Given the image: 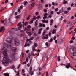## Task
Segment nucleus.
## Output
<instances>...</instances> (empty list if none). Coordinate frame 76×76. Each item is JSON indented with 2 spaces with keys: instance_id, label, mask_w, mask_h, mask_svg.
Returning a JSON list of instances; mask_svg holds the SVG:
<instances>
[{
  "instance_id": "obj_1",
  "label": "nucleus",
  "mask_w": 76,
  "mask_h": 76,
  "mask_svg": "<svg viewBox=\"0 0 76 76\" xmlns=\"http://www.w3.org/2000/svg\"><path fill=\"white\" fill-rule=\"evenodd\" d=\"M7 42L8 44H6V43H4V48L2 50L1 53H2L4 56L6 57V58H4L3 60L2 61L3 64L5 65L7 64V66L9 65V63H11L13 61H15L17 59H16V57H15V55L16 54V53H11L10 54V57L9 58H8V55L7 53V50L6 47L7 48H11L12 47L13 44H11L12 43V38H8L7 39Z\"/></svg>"
},
{
  "instance_id": "obj_2",
  "label": "nucleus",
  "mask_w": 76,
  "mask_h": 76,
  "mask_svg": "<svg viewBox=\"0 0 76 76\" xmlns=\"http://www.w3.org/2000/svg\"><path fill=\"white\" fill-rule=\"evenodd\" d=\"M42 37L43 39H46L48 38V34H46L45 31H44L42 34Z\"/></svg>"
},
{
  "instance_id": "obj_3",
  "label": "nucleus",
  "mask_w": 76,
  "mask_h": 76,
  "mask_svg": "<svg viewBox=\"0 0 76 76\" xmlns=\"http://www.w3.org/2000/svg\"><path fill=\"white\" fill-rule=\"evenodd\" d=\"M60 66H66L65 67L67 69H69V67H71V65H70V63H66V65H65L63 64V63H61L60 64Z\"/></svg>"
},
{
  "instance_id": "obj_4",
  "label": "nucleus",
  "mask_w": 76,
  "mask_h": 76,
  "mask_svg": "<svg viewBox=\"0 0 76 76\" xmlns=\"http://www.w3.org/2000/svg\"><path fill=\"white\" fill-rule=\"evenodd\" d=\"M14 44L16 45V46H18L20 44V43H19V40L18 39H16L15 40V41L14 42Z\"/></svg>"
},
{
  "instance_id": "obj_5",
  "label": "nucleus",
  "mask_w": 76,
  "mask_h": 76,
  "mask_svg": "<svg viewBox=\"0 0 76 76\" xmlns=\"http://www.w3.org/2000/svg\"><path fill=\"white\" fill-rule=\"evenodd\" d=\"M21 23H22L21 22H19L17 25V26H19V27L18 28V30H20L21 29V28H22V25Z\"/></svg>"
},
{
  "instance_id": "obj_6",
  "label": "nucleus",
  "mask_w": 76,
  "mask_h": 76,
  "mask_svg": "<svg viewBox=\"0 0 76 76\" xmlns=\"http://www.w3.org/2000/svg\"><path fill=\"white\" fill-rule=\"evenodd\" d=\"M17 31L18 29L17 28H12L9 31V32L11 34H12V32H13L14 31Z\"/></svg>"
},
{
  "instance_id": "obj_7",
  "label": "nucleus",
  "mask_w": 76,
  "mask_h": 76,
  "mask_svg": "<svg viewBox=\"0 0 76 76\" xmlns=\"http://www.w3.org/2000/svg\"><path fill=\"white\" fill-rule=\"evenodd\" d=\"M5 30V28L4 26H2L1 28L0 29V32H4V30Z\"/></svg>"
},
{
  "instance_id": "obj_8",
  "label": "nucleus",
  "mask_w": 76,
  "mask_h": 76,
  "mask_svg": "<svg viewBox=\"0 0 76 76\" xmlns=\"http://www.w3.org/2000/svg\"><path fill=\"white\" fill-rule=\"evenodd\" d=\"M64 38H61V41L59 42V44H62L63 43V42H64Z\"/></svg>"
},
{
  "instance_id": "obj_9",
  "label": "nucleus",
  "mask_w": 76,
  "mask_h": 76,
  "mask_svg": "<svg viewBox=\"0 0 76 76\" xmlns=\"http://www.w3.org/2000/svg\"><path fill=\"white\" fill-rule=\"evenodd\" d=\"M37 19V17H34L33 19L31 20L29 22L30 24H31V23H33V22H34V20H35Z\"/></svg>"
},
{
  "instance_id": "obj_10",
  "label": "nucleus",
  "mask_w": 76,
  "mask_h": 76,
  "mask_svg": "<svg viewBox=\"0 0 76 76\" xmlns=\"http://www.w3.org/2000/svg\"><path fill=\"white\" fill-rule=\"evenodd\" d=\"M44 17H43V19H44L45 20V19H48V17H47V15H48V14H47V13H44Z\"/></svg>"
},
{
  "instance_id": "obj_11",
  "label": "nucleus",
  "mask_w": 76,
  "mask_h": 76,
  "mask_svg": "<svg viewBox=\"0 0 76 76\" xmlns=\"http://www.w3.org/2000/svg\"><path fill=\"white\" fill-rule=\"evenodd\" d=\"M39 28H41V27H42V26H43L44 27H45V25L44 24H43V23L41 24V23H39Z\"/></svg>"
},
{
  "instance_id": "obj_12",
  "label": "nucleus",
  "mask_w": 76,
  "mask_h": 76,
  "mask_svg": "<svg viewBox=\"0 0 76 76\" xmlns=\"http://www.w3.org/2000/svg\"><path fill=\"white\" fill-rule=\"evenodd\" d=\"M17 48H12V51L14 53H15V52H16V49Z\"/></svg>"
},
{
  "instance_id": "obj_13",
  "label": "nucleus",
  "mask_w": 76,
  "mask_h": 76,
  "mask_svg": "<svg viewBox=\"0 0 76 76\" xmlns=\"http://www.w3.org/2000/svg\"><path fill=\"white\" fill-rule=\"evenodd\" d=\"M71 25V23H70V22L68 21L67 22V23L66 24V26L67 28L69 27V26H70Z\"/></svg>"
},
{
  "instance_id": "obj_14",
  "label": "nucleus",
  "mask_w": 76,
  "mask_h": 76,
  "mask_svg": "<svg viewBox=\"0 0 76 76\" xmlns=\"http://www.w3.org/2000/svg\"><path fill=\"white\" fill-rule=\"evenodd\" d=\"M35 4V3L34 2L32 3L31 5H30V7H34V6Z\"/></svg>"
},
{
  "instance_id": "obj_15",
  "label": "nucleus",
  "mask_w": 76,
  "mask_h": 76,
  "mask_svg": "<svg viewBox=\"0 0 76 76\" xmlns=\"http://www.w3.org/2000/svg\"><path fill=\"white\" fill-rule=\"evenodd\" d=\"M43 29V28H39V31H38V34H41V31H42V30Z\"/></svg>"
},
{
  "instance_id": "obj_16",
  "label": "nucleus",
  "mask_w": 76,
  "mask_h": 76,
  "mask_svg": "<svg viewBox=\"0 0 76 76\" xmlns=\"http://www.w3.org/2000/svg\"><path fill=\"white\" fill-rule=\"evenodd\" d=\"M29 56H31L34 57V56H35V54L31 52L29 54Z\"/></svg>"
},
{
  "instance_id": "obj_17",
  "label": "nucleus",
  "mask_w": 76,
  "mask_h": 76,
  "mask_svg": "<svg viewBox=\"0 0 76 76\" xmlns=\"http://www.w3.org/2000/svg\"><path fill=\"white\" fill-rule=\"evenodd\" d=\"M30 47V44L28 43L27 45V42H26L25 45V47Z\"/></svg>"
},
{
  "instance_id": "obj_18",
  "label": "nucleus",
  "mask_w": 76,
  "mask_h": 76,
  "mask_svg": "<svg viewBox=\"0 0 76 76\" xmlns=\"http://www.w3.org/2000/svg\"><path fill=\"white\" fill-rule=\"evenodd\" d=\"M26 32L27 34L28 35H32V32H28V31H26Z\"/></svg>"
},
{
  "instance_id": "obj_19",
  "label": "nucleus",
  "mask_w": 76,
  "mask_h": 76,
  "mask_svg": "<svg viewBox=\"0 0 76 76\" xmlns=\"http://www.w3.org/2000/svg\"><path fill=\"white\" fill-rule=\"evenodd\" d=\"M33 51H37V49H35V47L34 46H33L32 47Z\"/></svg>"
},
{
  "instance_id": "obj_20",
  "label": "nucleus",
  "mask_w": 76,
  "mask_h": 76,
  "mask_svg": "<svg viewBox=\"0 0 76 76\" xmlns=\"http://www.w3.org/2000/svg\"><path fill=\"white\" fill-rule=\"evenodd\" d=\"M42 70V69H39V72L38 73V75H41V71Z\"/></svg>"
},
{
  "instance_id": "obj_21",
  "label": "nucleus",
  "mask_w": 76,
  "mask_h": 76,
  "mask_svg": "<svg viewBox=\"0 0 76 76\" xmlns=\"http://www.w3.org/2000/svg\"><path fill=\"white\" fill-rule=\"evenodd\" d=\"M30 74L31 76H32V75H34V73L32 71H30Z\"/></svg>"
},
{
  "instance_id": "obj_22",
  "label": "nucleus",
  "mask_w": 76,
  "mask_h": 76,
  "mask_svg": "<svg viewBox=\"0 0 76 76\" xmlns=\"http://www.w3.org/2000/svg\"><path fill=\"white\" fill-rule=\"evenodd\" d=\"M45 45H46V46H47V47L45 48H48V43L47 42H46L45 43Z\"/></svg>"
},
{
  "instance_id": "obj_23",
  "label": "nucleus",
  "mask_w": 76,
  "mask_h": 76,
  "mask_svg": "<svg viewBox=\"0 0 76 76\" xmlns=\"http://www.w3.org/2000/svg\"><path fill=\"white\" fill-rule=\"evenodd\" d=\"M5 76H9V74L7 73H6L4 74Z\"/></svg>"
},
{
  "instance_id": "obj_24",
  "label": "nucleus",
  "mask_w": 76,
  "mask_h": 76,
  "mask_svg": "<svg viewBox=\"0 0 76 76\" xmlns=\"http://www.w3.org/2000/svg\"><path fill=\"white\" fill-rule=\"evenodd\" d=\"M60 56H59L57 58V59L58 61H60Z\"/></svg>"
},
{
  "instance_id": "obj_25",
  "label": "nucleus",
  "mask_w": 76,
  "mask_h": 76,
  "mask_svg": "<svg viewBox=\"0 0 76 76\" xmlns=\"http://www.w3.org/2000/svg\"><path fill=\"white\" fill-rule=\"evenodd\" d=\"M55 32H56V29H53V31L52 34H55Z\"/></svg>"
},
{
  "instance_id": "obj_26",
  "label": "nucleus",
  "mask_w": 76,
  "mask_h": 76,
  "mask_svg": "<svg viewBox=\"0 0 76 76\" xmlns=\"http://www.w3.org/2000/svg\"><path fill=\"white\" fill-rule=\"evenodd\" d=\"M24 4L25 6H26V5L28 4V2H24Z\"/></svg>"
},
{
  "instance_id": "obj_27",
  "label": "nucleus",
  "mask_w": 76,
  "mask_h": 76,
  "mask_svg": "<svg viewBox=\"0 0 76 76\" xmlns=\"http://www.w3.org/2000/svg\"><path fill=\"white\" fill-rule=\"evenodd\" d=\"M32 70V66H31L30 68V72H31Z\"/></svg>"
},
{
  "instance_id": "obj_28",
  "label": "nucleus",
  "mask_w": 76,
  "mask_h": 76,
  "mask_svg": "<svg viewBox=\"0 0 76 76\" xmlns=\"http://www.w3.org/2000/svg\"><path fill=\"white\" fill-rule=\"evenodd\" d=\"M19 17H20L19 15H18L17 16L15 17V18L16 19H18V18H19Z\"/></svg>"
},
{
  "instance_id": "obj_29",
  "label": "nucleus",
  "mask_w": 76,
  "mask_h": 76,
  "mask_svg": "<svg viewBox=\"0 0 76 76\" xmlns=\"http://www.w3.org/2000/svg\"><path fill=\"white\" fill-rule=\"evenodd\" d=\"M20 8H19L18 10V12H19V13H20V12H21V11H20Z\"/></svg>"
},
{
  "instance_id": "obj_30",
  "label": "nucleus",
  "mask_w": 76,
  "mask_h": 76,
  "mask_svg": "<svg viewBox=\"0 0 76 76\" xmlns=\"http://www.w3.org/2000/svg\"><path fill=\"white\" fill-rule=\"evenodd\" d=\"M26 62H28L29 61V59H28V58H26Z\"/></svg>"
},
{
  "instance_id": "obj_31",
  "label": "nucleus",
  "mask_w": 76,
  "mask_h": 76,
  "mask_svg": "<svg viewBox=\"0 0 76 76\" xmlns=\"http://www.w3.org/2000/svg\"><path fill=\"white\" fill-rule=\"evenodd\" d=\"M69 12V11H65L64 12L65 14H67L68 13V12Z\"/></svg>"
},
{
  "instance_id": "obj_32",
  "label": "nucleus",
  "mask_w": 76,
  "mask_h": 76,
  "mask_svg": "<svg viewBox=\"0 0 76 76\" xmlns=\"http://www.w3.org/2000/svg\"><path fill=\"white\" fill-rule=\"evenodd\" d=\"M30 18H31V16H28L27 18V20H29V19H30Z\"/></svg>"
},
{
  "instance_id": "obj_33",
  "label": "nucleus",
  "mask_w": 76,
  "mask_h": 76,
  "mask_svg": "<svg viewBox=\"0 0 76 76\" xmlns=\"http://www.w3.org/2000/svg\"><path fill=\"white\" fill-rule=\"evenodd\" d=\"M28 24V22H26L24 23V25L26 26Z\"/></svg>"
},
{
  "instance_id": "obj_34",
  "label": "nucleus",
  "mask_w": 76,
  "mask_h": 76,
  "mask_svg": "<svg viewBox=\"0 0 76 76\" xmlns=\"http://www.w3.org/2000/svg\"><path fill=\"white\" fill-rule=\"evenodd\" d=\"M28 28H29L30 29V28H31V26L30 25H28L27 26Z\"/></svg>"
},
{
  "instance_id": "obj_35",
  "label": "nucleus",
  "mask_w": 76,
  "mask_h": 76,
  "mask_svg": "<svg viewBox=\"0 0 76 76\" xmlns=\"http://www.w3.org/2000/svg\"><path fill=\"white\" fill-rule=\"evenodd\" d=\"M64 4H66V3L67 4H68V2H67V1H65L63 3Z\"/></svg>"
},
{
  "instance_id": "obj_36",
  "label": "nucleus",
  "mask_w": 76,
  "mask_h": 76,
  "mask_svg": "<svg viewBox=\"0 0 76 76\" xmlns=\"http://www.w3.org/2000/svg\"><path fill=\"white\" fill-rule=\"evenodd\" d=\"M69 42L70 44H72V43H73V40H70L69 41Z\"/></svg>"
},
{
  "instance_id": "obj_37",
  "label": "nucleus",
  "mask_w": 76,
  "mask_h": 76,
  "mask_svg": "<svg viewBox=\"0 0 76 76\" xmlns=\"http://www.w3.org/2000/svg\"><path fill=\"white\" fill-rule=\"evenodd\" d=\"M20 64H19V65L18 66L17 68V69H19L20 67Z\"/></svg>"
},
{
  "instance_id": "obj_38",
  "label": "nucleus",
  "mask_w": 76,
  "mask_h": 76,
  "mask_svg": "<svg viewBox=\"0 0 76 76\" xmlns=\"http://www.w3.org/2000/svg\"><path fill=\"white\" fill-rule=\"evenodd\" d=\"M34 46H35L36 47H37L38 46V45L36 43H34Z\"/></svg>"
},
{
  "instance_id": "obj_39",
  "label": "nucleus",
  "mask_w": 76,
  "mask_h": 76,
  "mask_svg": "<svg viewBox=\"0 0 76 76\" xmlns=\"http://www.w3.org/2000/svg\"><path fill=\"white\" fill-rule=\"evenodd\" d=\"M64 12V10H61L60 11V13H63V12Z\"/></svg>"
},
{
  "instance_id": "obj_40",
  "label": "nucleus",
  "mask_w": 76,
  "mask_h": 76,
  "mask_svg": "<svg viewBox=\"0 0 76 76\" xmlns=\"http://www.w3.org/2000/svg\"><path fill=\"white\" fill-rule=\"evenodd\" d=\"M32 62V59H30V64H31V63Z\"/></svg>"
},
{
  "instance_id": "obj_41",
  "label": "nucleus",
  "mask_w": 76,
  "mask_h": 76,
  "mask_svg": "<svg viewBox=\"0 0 76 76\" xmlns=\"http://www.w3.org/2000/svg\"><path fill=\"white\" fill-rule=\"evenodd\" d=\"M50 14L51 15H53L54 14V11H52L51 12Z\"/></svg>"
},
{
  "instance_id": "obj_42",
  "label": "nucleus",
  "mask_w": 76,
  "mask_h": 76,
  "mask_svg": "<svg viewBox=\"0 0 76 76\" xmlns=\"http://www.w3.org/2000/svg\"><path fill=\"white\" fill-rule=\"evenodd\" d=\"M45 57V56H44V55H43L42 57V61H43L44 58Z\"/></svg>"
},
{
  "instance_id": "obj_43",
  "label": "nucleus",
  "mask_w": 76,
  "mask_h": 76,
  "mask_svg": "<svg viewBox=\"0 0 76 76\" xmlns=\"http://www.w3.org/2000/svg\"><path fill=\"white\" fill-rule=\"evenodd\" d=\"M38 14H39V13L38 12H36V16H38Z\"/></svg>"
},
{
  "instance_id": "obj_44",
  "label": "nucleus",
  "mask_w": 76,
  "mask_h": 76,
  "mask_svg": "<svg viewBox=\"0 0 76 76\" xmlns=\"http://www.w3.org/2000/svg\"><path fill=\"white\" fill-rule=\"evenodd\" d=\"M74 27V26H72V27L70 28H69V29L70 30H72L73 29V28Z\"/></svg>"
},
{
  "instance_id": "obj_45",
  "label": "nucleus",
  "mask_w": 76,
  "mask_h": 76,
  "mask_svg": "<svg viewBox=\"0 0 76 76\" xmlns=\"http://www.w3.org/2000/svg\"><path fill=\"white\" fill-rule=\"evenodd\" d=\"M30 64H29V63H28V64H27V66H28V67H29L30 66Z\"/></svg>"
},
{
  "instance_id": "obj_46",
  "label": "nucleus",
  "mask_w": 76,
  "mask_h": 76,
  "mask_svg": "<svg viewBox=\"0 0 76 76\" xmlns=\"http://www.w3.org/2000/svg\"><path fill=\"white\" fill-rule=\"evenodd\" d=\"M32 32H34V28H32Z\"/></svg>"
},
{
  "instance_id": "obj_47",
  "label": "nucleus",
  "mask_w": 76,
  "mask_h": 76,
  "mask_svg": "<svg viewBox=\"0 0 76 76\" xmlns=\"http://www.w3.org/2000/svg\"><path fill=\"white\" fill-rule=\"evenodd\" d=\"M52 17V15H49L48 16V18H51Z\"/></svg>"
},
{
  "instance_id": "obj_48",
  "label": "nucleus",
  "mask_w": 76,
  "mask_h": 76,
  "mask_svg": "<svg viewBox=\"0 0 76 76\" xmlns=\"http://www.w3.org/2000/svg\"><path fill=\"white\" fill-rule=\"evenodd\" d=\"M67 10L68 11H70V10H71V8L70 7H69L68 8Z\"/></svg>"
},
{
  "instance_id": "obj_49",
  "label": "nucleus",
  "mask_w": 76,
  "mask_h": 76,
  "mask_svg": "<svg viewBox=\"0 0 76 76\" xmlns=\"http://www.w3.org/2000/svg\"><path fill=\"white\" fill-rule=\"evenodd\" d=\"M22 72L23 73H24L25 72V69H23L22 70Z\"/></svg>"
},
{
  "instance_id": "obj_50",
  "label": "nucleus",
  "mask_w": 76,
  "mask_h": 76,
  "mask_svg": "<svg viewBox=\"0 0 76 76\" xmlns=\"http://www.w3.org/2000/svg\"><path fill=\"white\" fill-rule=\"evenodd\" d=\"M31 40H33L34 39V37H31L30 38Z\"/></svg>"
},
{
  "instance_id": "obj_51",
  "label": "nucleus",
  "mask_w": 76,
  "mask_h": 76,
  "mask_svg": "<svg viewBox=\"0 0 76 76\" xmlns=\"http://www.w3.org/2000/svg\"><path fill=\"white\" fill-rule=\"evenodd\" d=\"M37 18V19H40V18H41V16H39V15L38 16Z\"/></svg>"
},
{
  "instance_id": "obj_52",
  "label": "nucleus",
  "mask_w": 76,
  "mask_h": 76,
  "mask_svg": "<svg viewBox=\"0 0 76 76\" xmlns=\"http://www.w3.org/2000/svg\"><path fill=\"white\" fill-rule=\"evenodd\" d=\"M44 12H45V13H46V12H47V10L45 9L44 10Z\"/></svg>"
},
{
  "instance_id": "obj_53",
  "label": "nucleus",
  "mask_w": 76,
  "mask_h": 76,
  "mask_svg": "<svg viewBox=\"0 0 76 76\" xmlns=\"http://www.w3.org/2000/svg\"><path fill=\"white\" fill-rule=\"evenodd\" d=\"M51 31H50V32L49 33V36H50V37L51 35Z\"/></svg>"
},
{
  "instance_id": "obj_54",
  "label": "nucleus",
  "mask_w": 76,
  "mask_h": 76,
  "mask_svg": "<svg viewBox=\"0 0 76 76\" xmlns=\"http://www.w3.org/2000/svg\"><path fill=\"white\" fill-rule=\"evenodd\" d=\"M50 22L51 23H53V22H54V21L53 20V19H52L50 20Z\"/></svg>"
},
{
  "instance_id": "obj_55",
  "label": "nucleus",
  "mask_w": 76,
  "mask_h": 76,
  "mask_svg": "<svg viewBox=\"0 0 76 76\" xmlns=\"http://www.w3.org/2000/svg\"><path fill=\"white\" fill-rule=\"evenodd\" d=\"M56 36H55L53 38L54 40H56Z\"/></svg>"
},
{
  "instance_id": "obj_56",
  "label": "nucleus",
  "mask_w": 76,
  "mask_h": 76,
  "mask_svg": "<svg viewBox=\"0 0 76 76\" xmlns=\"http://www.w3.org/2000/svg\"><path fill=\"white\" fill-rule=\"evenodd\" d=\"M58 8H56L55 9V11L56 12H57V11H58Z\"/></svg>"
},
{
  "instance_id": "obj_57",
  "label": "nucleus",
  "mask_w": 76,
  "mask_h": 76,
  "mask_svg": "<svg viewBox=\"0 0 76 76\" xmlns=\"http://www.w3.org/2000/svg\"><path fill=\"white\" fill-rule=\"evenodd\" d=\"M8 0H6L5 3H8Z\"/></svg>"
},
{
  "instance_id": "obj_58",
  "label": "nucleus",
  "mask_w": 76,
  "mask_h": 76,
  "mask_svg": "<svg viewBox=\"0 0 76 76\" xmlns=\"http://www.w3.org/2000/svg\"><path fill=\"white\" fill-rule=\"evenodd\" d=\"M41 51V50H40V49H38L37 50V52H40V51Z\"/></svg>"
},
{
  "instance_id": "obj_59",
  "label": "nucleus",
  "mask_w": 76,
  "mask_h": 76,
  "mask_svg": "<svg viewBox=\"0 0 76 76\" xmlns=\"http://www.w3.org/2000/svg\"><path fill=\"white\" fill-rule=\"evenodd\" d=\"M42 22L43 23H45V20H42Z\"/></svg>"
},
{
  "instance_id": "obj_60",
  "label": "nucleus",
  "mask_w": 76,
  "mask_h": 76,
  "mask_svg": "<svg viewBox=\"0 0 76 76\" xmlns=\"http://www.w3.org/2000/svg\"><path fill=\"white\" fill-rule=\"evenodd\" d=\"M46 76H48V72L47 71L46 72Z\"/></svg>"
},
{
  "instance_id": "obj_61",
  "label": "nucleus",
  "mask_w": 76,
  "mask_h": 76,
  "mask_svg": "<svg viewBox=\"0 0 76 76\" xmlns=\"http://www.w3.org/2000/svg\"><path fill=\"white\" fill-rule=\"evenodd\" d=\"M31 41V39H28L27 40V42H28V41Z\"/></svg>"
},
{
  "instance_id": "obj_62",
  "label": "nucleus",
  "mask_w": 76,
  "mask_h": 76,
  "mask_svg": "<svg viewBox=\"0 0 76 76\" xmlns=\"http://www.w3.org/2000/svg\"><path fill=\"white\" fill-rule=\"evenodd\" d=\"M74 19V16H72L71 17V19Z\"/></svg>"
},
{
  "instance_id": "obj_63",
  "label": "nucleus",
  "mask_w": 76,
  "mask_h": 76,
  "mask_svg": "<svg viewBox=\"0 0 76 76\" xmlns=\"http://www.w3.org/2000/svg\"><path fill=\"white\" fill-rule=\"evenodd\" d=\"M22 75L23 76H25V73H22Z\"/></svg>"
},
{
  "instance_id": "obj_64",
  "label": "nucleus",
  "mask_w": 76,
  "mask_h": 76,
  "mask_svg": "<svg viewBox=\"0 0 76 76\" xmlns=\"http://www.w3.org/2000/svg\"><path fill=\"white\" fill-rule=\"evenodd\" d=\"M1 23H4V21L3 20H1Z\"/></svg>"
}]
</instances>
